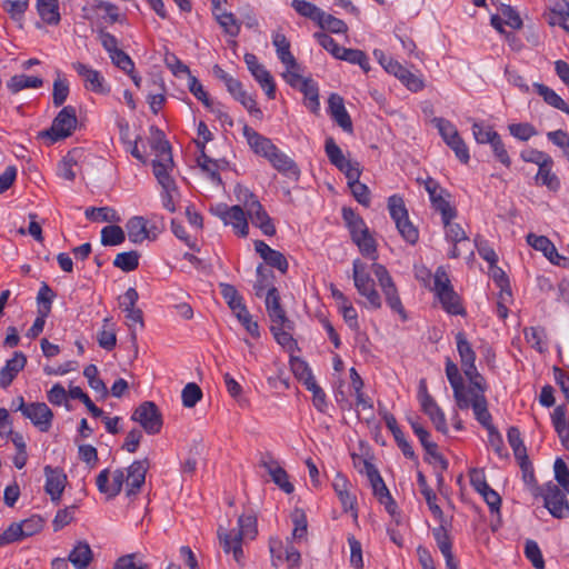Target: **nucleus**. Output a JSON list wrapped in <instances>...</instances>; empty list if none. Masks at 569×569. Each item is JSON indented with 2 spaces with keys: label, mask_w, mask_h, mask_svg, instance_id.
Masks as SVG:
<instances>
[{
  "label": "nucleus",
  "mask_w": 569,
  "mask_h": 569,
  "mask_svg": "<svg viewBox=\"0 0 569 569\" xmlns=\"http://www.w3.org/2000/svg\"><path fill=\"white\" fill-rule=\"evenodd\" d=\"M44 476V490L51 497V500L58 503L60 501V498L67 483V475L60 468H52L50 466H46Z\"/></svg>",
  "instance_id": "20"
},
{
  "label": "nucleus",
  "mask_w": 569,
  "mask_h": 569,
  "mask_svg": "<svg viewBox=\"0 0 569 569\" xmlns=\"http://www.w3.org/2000/svg\"><path fill=\"white\" fill-rule=\"evenodd\" d=\"M352 267L355 287L358 293L367 299L366 306L372 309L381 308L380 295L375 288V281L368 273L366 264L356 259Z\"/></svg>",
  "instance_id": "7"
},
{
  "label": "nucleus",
  "mask_w": 569,
  "mask_h": 569,
  "mask_svg": "<svg viewBox=\"0 0 569 569\" xmlns=\"http://www.w3.org/2000/svg\"><path fill=\"white\" fill-rule=\"evenodd\" d=\"M54 297L53 290L46 282H42L37 295L38 311H43L44 309L47 315H50Z\"/></svg>",
  "instance_id": "61"
},
{
  "label": "nucleus",
  "mask_w": 569,
  "mask_h": 569,
  "mask_svg": "<svg viewBox=\"0 0 569 569\" xmlns=\"http://www.w3.org/2000/svg\"><path fill=\"white\" fill-rule=\"evenodd\" d=\"M73 69L84 81L87 90L96 93H106L108 89L104 86V79L98 70H94L82 62L72 63Z\"/></svg>",
  "instance_id": "22"
},
{
  "label": "nucleus",
  "mask_w": 569,
  "mask_h": 569,
  "mask_svg": "<svg viewBox=\"0 0 569 569\" xmlns=\"http://www.w3.org/2000/svg\"><path fill=\"white\" fill-rule=\"evenodd\" d=\"M149 467L150 462L147 458L136 460L128 467L127 473L123 469H116L111 475V483H109V469H103L96 479L98 490L108 498H114L121 492L126 481L128 487L127 496H134L143 486Z\"/></svg>",
  "instance_id": "2"
},
{
  "label": "nucleus",
  "mask_w": 569,
  "mask_h": 569,
  "mask_svg": "<svg viewBox=\"0 0 569 569\" xmlns=\"http://www.w3.org/2000/svg\"><path fill=\"white\" fill-rule=\"evenodd\" d=\"M326 153L330 162L342 171L346 177L350 173L351 169L360 168V163L346 159L340 147L335 142L332 138L326 140L325 146Z\"/></svg>",
  "instance_id": "26"
},
{
  "label": "nucleus",
  "mask_w": 569,
  "mask_h": 569,
  "mask_svg": "<svg viewBox=\"0 0 569 569\" xmlns=\"http://www.w3.org/2000/svg\"><path fill=\"white\" fill-rule=\"evenodd\" d=\"M317 23L319 24L320 28L327 29L332 33H345L348 30V27L345 21L331 14H328L325 11L320 16Z\"/></svg>",
  "instance_id": "52"
},
{
  "label": "nucleus",
  "mask_w": 569,
  "mask_h": 569,
  "mask_svg": "<svg viewBox=\"0 0 569 569\" xmlns=\"http://www.w3.org/2000/svg\"><path fill=\"white\" fill-rule=\"evenodd\" d=\"M78 118L74 107H63L52 121L51 127L42 131L40 136L48 138L50 143L66 139L72 134L77 128Z\"/></svg>",
  "instance_id": "8"
},
{
  "label": "nucleus",
  "mask_w": 569,
  "mask_h": 569,
  "mask_svg": "<svg viewBox=\"0 0 569 569\" xmlns=\"http://www.w3.org/2000/svg\"><path fill=\"white\" fill-rule=\"evenodd\" d=\"M508 130L512 137L520 141H527L538 134L536 128L529 122L511 123L508 126Z\"/></svg>",
  "instance_id": "58"
},
{
  "label": "nucleus",
  "mask_w": 569,
  "mask_h": 569,
  "mask_svg": "<svg viewBox=\"0 0 569 569\" xmlns=\"http://www.w3.org/2000/svg\"><path fill=\"white\" fill-rule=\"evenodd\" d=\"M328 110L331 118L347 132L352 131V121L345 108L342 97L337 93H332L328 100Z\"/></svg>",
  "instance_id": "28"
},
{
  "label": "nucleus",
  "mask_w": 569,
  "mask_h": 569,
  "mask_svg": "<svg viewBox=\"0 0 569 569\" xmlns=\"http://www.w3.org/2000/svg\"><path fill=\"white\" fill-rule=\"evenodd\" d=\"M300 90L303 92L306 99L308 100V108L312 112H317L320 106L317 84L312 80L307 79L302 81Z\"/></svg>",
  "instance_id": "53"
},
{
  "label": "nucleus",
  "mask_w": 569,
  "mask_h": 569,
  "mask_svg": "<svg viewBox=\"0 0 569 569\" xmlns=\"http://www.w3.org/2000/svg\"><path fill=\"white\" fill-rule=\"evenodd\" d=\"M508 442L513 450L517 460L527 459V449L520 436V431L517 427H510L507 433Z\"/></svg>",
  "instance_id": "49"
},
{
  "label": "nucleus",
  "mask_w": 569,
  "mask_h": 569,
  "mask_svg": "<svg viewBox=\"0 0 569 569\" xmlns=\"http://www.w3.org/2000/svg\"><path fill=\"white\" fill-rule=\"evenodd\" d=\"M131 419L149 435H157L162 427V415L152 401H144L133 411Z\"/></svg>",
  "instance_id": "15"
},
{
  "label": "nucleus",
  "mask_w": 569,
  "mask_h": 569,
  "mask_svg": "<svg viewBox=\"0 0 569 569\" xmlns=\"http://www.w3.org/2000/svg\"><path fill=\"white\" fill-rule=\"evenodd\" d=\"M272 43L276 47L278 58L287 69H299L298 62L290 52V42L283 33L276 32L272 36Z\"/></svg>",
  "instance_id": "33"
},
{
  "label": "nucleus",
  "mask_w": 569,
  "mask_h": 569,
  "mask_svg": "<svg viewBox=\"0 0 569 569\" xmlns=\"http://www.w3.org/2000/svg\"><path fill=\"white\" fill-rule=\"evenodd\" d=\"M433 293V305L450 316L467 315L461 296L455 290L448 267L440 266L433 274V284L429 288Z\"/></svg>",
  "instance_id": "4"
},
{
  "label": "nucleus",
  "mask_w": 569,
  "mask_h": 569,
  "mask_svg": "<svg viewBox=\"0 0 569 569\" xmlns=\"http://www.w3.org/2000/svg\"><path fill=\"white\" fill-rule=\"evenodd\" d=\"M545 19L550 26H559L569 32V3L565 2L560 9L550 10L545 14Z\"/></svg>",
  "instance_id": "43"
},
{
  "label": "nucleus",
  "mask_w": 569,
  "mask_h": 569,
  "mask_svg": "<svg viewBox=\"0 0 569 569\" xmlns=\"http://www.w3.org/2000/svg\"><path fill=\"white\" fill-rule=\"evenodd\" d=\"M533 88L536 89L537 93L543 98L546 103L569 114L568 103H566L555 90L543 83L538 82L533 83Z\"/></svg>",
  "instance_id": "36"
},
{
  "label": "nucleus",
  "mask_w": 569,
  "mask_h": 569,
  "mask_svg": "<svg viewBox=\"0 0 569 569\" xmlns=\"http://www.w3.org/2000/svg\"><path fill=\"white\" fill-rule=\"evenodd\" d=\"M268 160L277 171L288 178L298 180L300 170L297 163L280 149L276 148V150H273V152L268 157Z\"/></svg>",
  "instance_id": "27"
},
{
  "label": "nucleus",
  "mask_w": 569,
  "mask_h": 569,
  "mask_svg": "<svg viewBox=\"0 0 569 569\" xmlns=\"http://www.w3.org/2000/svg\"><path fill=\"white\" fill-rule=\"evenodd\" d=\"M214 18L226 34L234 38L240 33L241 24L232 12H216Z\"/></svg>",
  "instance_id": "42"
},
{
  "label": "nucleus",
  "mask_w": 569,
  "mask_h": 569,
  "mask_svg": "<svg viewBox=\"0 0 569 569\" xmlns=\"http://www.w3.org/2000/svg\"><path fill=\"white\" fill-rule=\"evenodd\" d=\"M220 291L231 310H236L244 305L242 297L239 295L234 286L229 283H220Z\"/></svg>",
  "instance_id": "60"
},
{
  "label": "nucleus",
  "mask_w": 569,
  "mask_h": 569,
  "mask_svg": "<svg viewBox=\"0 0 569 569\" xmlns=\"http://www.w3.org/2000/svg\"><path fill=\"white\" fill-rule=\"evenodd\" d=\"M20 411L41 432H47L52 426L53 412L44 402L26 403L20 399Z\"/></svg>",
  "instance_id": "17"
},
{
  "label": "nucleus",
  "mask_w": 569,
  "mask_h": 569,
  "mask_svg": "<svg viewBox=\"0 0 569 569\" xmlns=\"http://www.w3.org/2000/svg\"><path fill=\"white\" fill-rule=\"evenodd\" d=\"M429 201L433 216H439L440 222L446 219H457L458 208L455 197L449 190L429 178Z\"/></svg>",
  "instance_id": "6"
},
{
  "label": "nucleus",
  "mask_w": 569,
  "mask_h": 569,
  "mask_svg": "<svg viewBox=\"0 0 569 569\" xmlns=\"http://www.w3.org/2000/svg\"><path fill=\"white\" fill-rule=\"evenodd\" d=\"M252 76L260 83L261 88L266 91V94L270 98H274L276 93V84L273 82L272 76L263 66L259 69L253 70Z\"/></svg>",
  "instance_id": "54"
},
{
  "label": "nucleus",
  "mask_w": 569,
  "mask_h": 569,
  "mask_svg": "<svg viewBox=\"0 0 569 569\" xmlns=\"http://www.w3.org/2000/svg\"><path fill=\"white\" fill-rule=\"evenodd\" d=\"M243 136L246 137L248 144L254 151V153L266 159H268V157L277 148V146L273 144L269 138L261 136L247 124L243 127Z\"/></svg>",
  "instance_id": "25"
},
{
  "label": "nucleus",
  "mask_w": 569,
  "mask_h": 569,
  "mask_svg": "<svg viewBox=\"0 0 569 569\" xmlns=\"http://www.w3.org/2000/svg\"><path fill=\"white\" fill-rule=\"evenodd\" d=\"M139 253L137 251L120 252L113 260V266L122 271L130 272L139 266Z\"/></svg>",
  "instance_id": "45"
},
{
  "label": "nucleus",
  "mask_w": 569,
  "mask_h": 569,
  "mask_svg": "<svg viewBox=\"0 0 569 569\" xmlns=\"http://www.w3.org/2000/svg\"><path fill=\"white\" fill-rule=\"evenodd\" d=\"M367 475L371 482L375 497L385 506L387 512L392 517L395 523L398 526L400 523V515L397 511V505L378 470L372 465H368Z\"/></svg>",
  "instance_id": "14"
},
{
  "label": "nucleus",
  "mask_w": 569,
  "mask_h": 569,
  "mask_svg": "<svg viewBox=\"0 0 569 569\" xmlns=\"http://www.w3.org/2000/svg\"><path fill=\"white\" fill-rule=\"evenodd\" d=\"M552 167L553 160H547L546 163H542V166L538 168L535 179L538 184L546 186L550 191H557L560 188V180L556 173L552 172Z\"/></svg>",
  "instance_id": "35"
},
{
  "label": "nucleus",
  "mask_w": 569,
  "mask_h": 569,
  "mask_svg": "<svg viewBox=\"0 0 569 569\" xmlns=\"http://www.w3.org/2000/svg\"><path fill=\"white\" fill-rule=\"evenodd\" d=\"M526 341L539 352L546 350V331L541 327H530L525 329Z\"/></svg>",
  "instance_id": "47"
},
{
  "label": "nucleus",
  "mask_w": 569,
  "mask_h": 569,
  "mask_svg": "<svg viewBox=\"0 0 569 569\" xmlns=\"http://www.w3.org/2000/svg\"><path fill=\"white\" fill-rule=\"evenodd\" d=\"M457 349L460 356L461 367L465 376L469 382L475 387L487 386L485 378L478 372L475 365L476 353L472 350L463 332H458L456 336Z\"/></svg>",
  "instance_id": "11"
},
{
  "label": "nucleus",
  "mask_w": 569,
  "mask_h": 569,
  "mask_svg": "<svg viewBox=\"0 0 569 569\" xmlns=\"http://www.w3.org/2000/svg\"><path fill=\"white\" fill-rule=\"evenodd\" d=\"M291 6L300 16L309 18L316 22H318L323 12L316 4L306 0H292Z\"/></svg>",
  "instance_id": "50"
},
{
  "label": "nucleus",
  "mask_w": 569,
  "mask_h": 569,
  "mask_svg": "<svg viewBox=\"0 0 569 569\" xmlns=\"http://www.w3.org/2000/svg\"><path fill=\"white\" fill-rule=\"evenodd\" d=\"M388 210L402 238L413 244L418 240V230L408 219L405 201L400 196L393 194L388 199Z\"/></svg>",
  "instance_id": "10"
},
{
  "label": "nucleus",
  "mask_w": 569,
  "mask_h": 569,
  "mask_svg": "<svg viewBox=\"0 0 569 569\" xmlns=\"http://www.w3.org/2000/svg\"><path fill=\"white\" fill-rule=\"evenodd\" d=\"M527 242L536 250L543 252L545 257L549 259L550 262L557 266L567 267L568 259L560 256L557 252L555 244L545 236H536L533 233H529L527 236Z\"/></svg>",
  "instance_id": "21"
},
{
  "label": "nucleus",
  "mask_w": 569,
  "mask_h": 569,
  "mask_svg": "<svg viewBox=\"0 0 569 569\" xmlns=\"http://www.w3.org/2000/svg\"><path fill=\"white\" fill-rule=\"evenodd\" d=\"M436 496L429 491V512L433 517V519L438 522V526L433 528V538L438 548L446 559V565L448 569H458L457 563L453 560V555L451 551L452 542L450 538L451 530V517H446L443 511L440 509L438 505L431 502V499Z\"/></svg>",
  "instance_id": "5"
},
{
  "label": "nucleus",
  "mask_w": 569,
  "mask_h": 569,
  "mask_svg": "<svg viewBox=\"0 0 569 569\" xmlns=\"http://www.w3.org/2000/svg\"><path fill=\"white\" fill-rule=\"evenodd\" d=\"M150 147L154 154V159L152 160V171L157 181L173 179L171 173L174 168V162L169 142L158 137L150 141Z\"/></svg>",
  "instance_id": "9"
},
{
  "label": "nucleus",
  "mask_w": 569,
  "mask_h": 569,
  "mask_svg": "<svg viewBox=\"0 0 569 569\" xmlns=\"http://www.w3.org/2000/svg\"><path fill=\"white\" fill-rule=\"evenodd\" d=\"M432 123L438 129V132L446 142V144H448L451 140L459 136L457 128L450 121L443 118H435L432 120Z\"/></svg>",
  "instance_id": "63"
},
{
  "label": "nucleus",
  "mask_w": 569,
  "mask_h": 569,
  "mask_svg": "<svg viewBox=\"0 0 569 569\" xmlns=\"http://www.w3.org/2000/svg\"><path fill=\"white\" fill-rule=\"evenodd\" d=\"M375 56L379 60L380 64L388 72L397 77L408 89L411 91H418L422 89L423 82L417 76L408 71L398 61L390 57H387L382 51L376 50Z\"/></svg>",
  "instance_id": "16"
},
{
  "label": "nucleus",
  "mask_w": 569,
  "mask_h": 569,
  "mask_svg": "<svg viewBox=\"0 0 569 569\" xmlns=\"http://www.w3.org/2000/svg\"><path fill=\"white\" fill-rule=\"evenodd\" d=\"M126 239V233L121 227L111 224L101 230V243L103 246H118Z\"/></svg>",
  "instance_id": "46"
},
{
  "label": "nucleus",
  "mask_w": 569,
  "mask_h": 569,
  "mask_svg": "<svg viewBox=\"0 0 569 569\" xmlns=\"http://www.w3.org/2000/svg\"><path fill=\"white\" fill-rule=\"evenodd\" d=\"M254 249L269 266L277 268L282 273L287 272L288 261L280 251L270 248L266 242L261 240H257L254 242Z\"/></svg>",
  "instance_id": "29"
},
{
  "label": "nucleus",
  "mask_w": 569,
  "mask_h": 569,
  "mask_svg": "<svg viewBox=\"0 0 569 569\" xmlns=\"http://www.w3.org/2000/svg\"><path fill=\"white\" fill-rule=\"evenodd\" d=\"M202 398L201 388L194 383L189 382L184 386L181 392L182 405L186 408H193Z\"/></svg>",
  "instance_id": "56"
},
{
  "label": "nucleus",
  "mask_w": 569,
  "mask_h": 569,
  "mask_svg": "<svg viewBox=\"0 0 569 569\" xmlns=\"http://www.w3.org/2000/svg\"><path fill=\"white\" fill-rule=\"evenodd\" d=\"M200 156L197 159L198 166L207 173L208 178L216 184H222L221 177L218 172L219 164L204 153V144L198 143Z\"/></svg>",
  "instance_id": "38"
},
{
  "label": "nucleus",
  "mask_w": 569,
  "mask_h": 569,
  "mask_svg": "<svg viewBox=\"0 0 569 569\" xmlns=\"http://www.w3.org/2000/svg\"><path fill=\"white\" fill-rule=\"evenodd\" d=\"M361 167L351 169L350 173L347 176L348 186L356 200L368 207L370 204V190L365 183L359 181Z\"/></svg>",
  "instance_id": "32"
},
{
  "label": "nucleus",
  "mask_w": 569,
  "mask_h": 569,
  "mask_svg": "<svg viewBox=\"0 0 569 569\" xmlns=\"http://www.w3.org/2000/svg\"><path fill=\"white\" fill-rule=\"evenodd\" d=\"M97 340L99 346L107 351H110L116 347L117 335L114 323L111 321V318L103 319L102 328L97 335Z\"/></svg>",
  "instance_id": "41"
},
{
  "label": "nucleus",
  "mask_w": 569,
  "mask_h": 569,
  "mask_svg": "<svg viewBox=\"0 0 569 569\" xmlns=\"http://www.w3.org/2000/svg\"><path fill=\"white\" fill-rule=\"evenodd\" d=\"M42 84L43 80L41 78L27 74H16L7 82V87L12 93H17L28 88L37 89Z\"/></svg>",
  "instance_id": "40"
},
{
  "label": "nucleus",
  "mask_w": 569,
  "mask_h": 569,
  "mask_svg": "<svg viewBox=\"0 0 569 569\" xmlns=\"http://www.w3.org/2000/svg\"><path fill=\"white\" fill-rule=\"evenodd\" d=\"M353 242L358 246L360 252L368 257L371 260H377V246L376 240L368 231L366 234L353 240Z\"/></svg>",
  "instance_id": "59"
},
{
  "label": "nucleus",
  "mask_w": 569,
  "mask_h": 569,
  "mask_svg": "<svg viewBox=\"0 0 569 569\" xmlns=\"http://www.w3.org/2000/svg\"><path fill=\"white\" fill-rule=\"evenodd\" d=\"M293 323L289 322V326H281V325H271L270 330L277 340L279 345H281L284 348H292L295 345L293 338L290 333V330H292Z\"/></svg>",
  "instance_id": "51"
},
{
  "label": "nucleus",
  "mask_w": 569,
  "mask_h": 569,
  "mask_svg": "<svg viewBox=\"0 0 569 569\" xmlns=\"http://www.w3.org/2000/svg\"><path fill=\"white\" fill-rule=\"evenodd\" d=\"M553 470L556 480L569 493V469L561 458L556 459Z\"/></svg>",
  "instance_id": "64"
},
{
  "label": "nucleus",
  "mask_w": 569,
  "mask_h": 569,
  "mask_svg": "<svg viewBox=\"0 0 569 569\" xmlns=\"http://www.w3.org/2000/svg\"><path fill=\"white\" fill-rule=\"evenodd\" d=\"M84 213L88 219H92V220H99V221H106V222H117L120 220L116 210H113L109 207H101V208L91 207V208H88Z\"/></svg>",
  "instance_id": "57"
},
{
  "label": "nucleus",
  "mask_w": 569,
  "mask_h": 569,
  "mask_svg": "<svg viewBox=\"0 0 569 569\" xmlns=\"http://www.w3.org/2000/svg\"><path fill=\"white\" fill-rule=\"evenodd\" d=\"M36 6L43 22L48 24H58L60 22L58 0H37Z\"/></svg>",
  "instance_id": "39"
},
{
  "label": "nucleus",
  "mask_w": 569,
  "mask_h": 569,
  "mask_svg": "<svg viewBox=\"0 0 569 569\" xmlns=\"http://www.w3.org/2000/svg\"><path fill=\"white\" fill-rule=\"evenodd\" d=\"M257 519L251 515H241L238 518V530H228L223 526H219L217 535L226 553H232L234 561L240 566H244V552L242 542L244 539H254L257 536Z\"/></svg>",
  "instance_id": "3"
},
{
  "label": "nucleus",
  "mask_w": 569,
  "mask_h": 569,
  "mask_svg": "<svg viewBox=\"0 0 569 569\" xmlns=\"http://www.w3.org/2000/svg\"><path fill=\"white\" fill-rule=\"evenodd\" d=\"M337 59L359 64L365 72L369 71L368 58L361 50L342 48L340 56H338Z\"/></svg>",
  "instance_id": "48"
},
{
  "label": "nucleus",
  "mask_w": 569,
  "mask_h": 569,
  "mask_svg": "<svg viewBox=\"0 0 569 569\" xmlns=\"http://www.w3.org/2000/svg\"><path fill=\"white\" fill-rule=\"evenodd\" d=\"M68 96H69V82L58 71L57 78L53 81V89H52V102H53L54 107L62 106L66 102Z\"/></svg>",
  "instance_id": "44"
},
{
  "label": "nucleus",
  "mask_w": 569,
  "mask_h": 569,
  "mask_svg": "<svg viewBox=\"0 0 569 569\" xmlns=\"http://www.w3.org/2000/svg\"><path fill=\"white\" fill-rule=\"evenodd\" d=\"M538 495L542 496L545 507L553 517L561 519L569 515V502L557 485L546 483Z\"/></svg>",
  "instance_id": "18"
},
{
  "label": "nucleus",
  "mask_w": 569,
  "mask_h": 569,
  "mask_svg": "<svg viewBox=\"0 0 569 569\" xmlns=\"http://www.w3.org/2000/svg\"><path fill=\"white\" fill-rule=\"evenodd\" d=\"M525 555L536 569H545V560L541 550L536 541H526Z\"/></svg>",
  "instance_id": "62"
},
{
  "label": "nucleus",
  "mask_w": 569,
  "mask_h": 569,
  "mask_svg": "<svg viewBox=\"0 0 569 569\" xmlns=\"http://www.w3.org/2000/svg\"><path fill=\"white\" fill-rule=\"evenodd\" d=\"M27 358L22 352H14L0 371V387L7 388L20 370L24 368Z\"/></svg>",
  "instance_id": "30"
},
{
  "label": "nucleus",
  "mask_w": 569,
  "mask_h": 569,
  "mask_svg": "<svg viewBox=\"0 0 569 569\" xmlns=\"http://www.w3.org/2000/svg\"><path fill=\"white\" fill-rule=\"evenodd\" d=\"M210 211L220 220H222V222L226 226H232V228L239 236H248V220L246 216V210H243L242 207L238 204L229 207L226 203H218L216 207L211 208Z\"/></svg>",
  "instance_id": "13"
},
{
  "label": "nucleus",
  "mask_w": 569,
  "mask_h": 569,
  "mask_svg": "<svg viewBox=\"0 0 569 569\" xmlns=\"http://www.w3.org/2000/svg\"><path fill=\"white\" fill-rule=\"evenodd\" d=\"M445 238L448 242L452 243V249L448 256L451 259L460 257L459 244L469 242V237L460 223L456 219H446L441 221Z\"/></svg>",
  "instance_id": "19"
},
{
  "label": "nucleus",
  "mask_w": 569,
  "mask_h": 569,
  "mask_svg": "<svg viewBox=\"0 0 569 569\" xmlns=\"http://www.w3.org/2000/svg\"><path fill=\"white\" fill-rule=\"evenodd\" d=\"M147 220L143 217L136 216L129 219L126 224L128 238L133 243H142L147 239H156V234L150 236V230L147 227Z\"/></svg>",
  "instance_id": "31"
},
{
  "label": "nucleus",
  "mask_w": 569,
  "mask_h": 569,
  "mask_svg": "<svg viewBox=\"0 0 569 569\" xmlns=\"http://www.w3.org/2000/svg\"><path fill=\"white\" fill-rule=\"evenodd\" d=\"M161 191L162 206L170 212L176 211V200L179 197V190L174 179L159 180Z\"/></svg>",
  "instance_id": "37"
},
{
  "label": "nucleus",
  "mask_w": 569,
  "mask_h": 569,
  "mask_svg": "<svg viewBox=\"0 0 569 569\" xmlns=\"http://www.w3.org/2000/svg\"><path fill=\"white\" fill-rule=\"evenodd\" d=\"M266 309L270 318L271 325L289 326V322H291L288 319L286 311L280 303L279 291L273 286L268 289L266 296Z\"/></svg>",
  "instance_id": "23"
},
{
  "label": "nucleus",
  "mask_w": 569,
  "mask_h": 569,
  "mask_svg": "<svg viewBox=\"0 0 569 569\" xmlns=\"http://www.w3.org/2000/svg\"><path fill=\"white\" fill-rule=\"evenodd\" d=\"M246 216H248L252 224L258 227L266 236H273L276 233L274 224L260 201L251 202L246 210Z\"/></svg>",
  "instance_id": "24"
},
{
  "label": "nucleus",
  "mask_w": 569,
  "mask_h": 569,
  "mask_svg": "<svg viewBox=\"0 0 569 569\" xmlns=\"http://www.w3.org/2000/svg\"><path fill=\"white\" fill-rule=\"evenodd\" d=\"M93 559L92 550L88 542L79 541L69 553L68 560L76 569H87Z\"/></svg>",
  "instance_id": "34"
},
{
  "label": "nucleus",
  "mask_w": 569,
  "mask_h": 569,
  "mask_svg": "<svg viewBox=\"0 0 569 569\" xmlns=\"http://www.w3.org/2000/svg\"><path fill=\"white\" fill-rule=\"evenodd\" d=\"M446 373L453 389L457 408L460 410H468L471 408L477 421L490 430L492 428L491 415L488 411V403L485 397L487 386L480 385L478 388L470 382L469 386H466L459 373L458 367L450 361L447 363Z\"/></svg>",
  "instance_id": "1"
},
{
  "label": "nucleus",
  "mask_w": 569,
  "mask_h": 569,
  "mask_svg": "<svg viewBox=\"0 0 569 569\" xmlns=\"http://www.w3.org/2000/svg\"><path fill=\"white\" fill-rule=\"evenodd\" d=\"M83 376L88 379L91 389L101 393L102 397L108 396V389L104 382L98 377V368L94 365L87 366L83 370Z\"/></svg>",
  "instance_id": "55"
},
{
  "label": "nucleus",
  "mask_w": 569,
  "mask_h": 569,
  "mask_svg": "<svg viewBox=\"0 0 569 569\" xmlns=\"http://www.w3.org/2000/svg\"><path fill=\"white\" fill-rule=\"evenodd\" d=\"M372 271L378 279L379 286L385 295L388 306L405 320L407 318L396 284L385 266L372 264Z\"/></svg>",
  "instance_id": "12"
}]
</instances>
